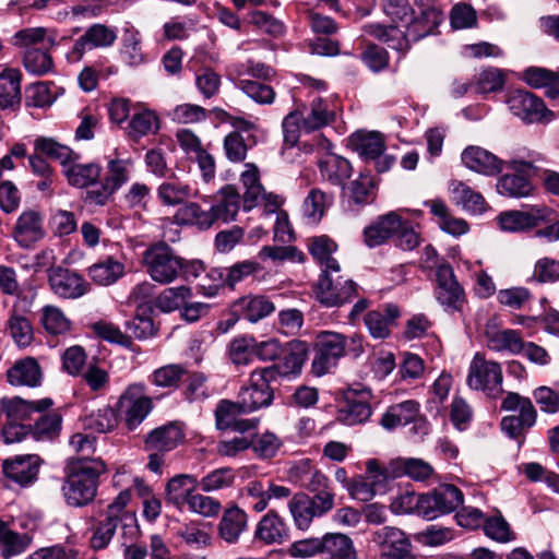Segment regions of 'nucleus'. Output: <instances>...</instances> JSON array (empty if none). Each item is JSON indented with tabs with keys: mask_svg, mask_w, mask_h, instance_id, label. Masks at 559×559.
I'll return each instance as SVG.
<instances>
[{
	"mask_svg": "<svg viewBox=\"0 0 559 559\" xmlns=\"http://www.w3.org/2000/svg\"><path fill=\"white\" fill-rule=\"evenodd\" d=\"M373 543L379 549L380 559H419L413 554L412 542L400 528L384 526L373 534Z\"/></svg>",
	"mask_w": 559,
	"mask_h": 559,
	"instance_id": "4468645a",
	"label": "nucleus"
},
{
	"mask_svg": "<svg viewBox=\"0 0 559 559\" xmlns=\"http://www.w3.org/2000/svg\"><path fill=\"white\" fill-rule=\"evenodd\" d=\"M187 374V370L177 364L163 366L152 372L150 382L158 388L177 389Z\"/></svg>",
	"mask_w": 559,
	"mask_h": 559,
	"instance_id": "4d7b16f0",
	"label": "nucleus"
},
{
	"mask_svg": "<svg viewBox=\"0 0 559 559\" xmlns=\"http://www.w3.org/2000/svg\"><path fill=\"white\" fill-rule=\"evenodd\" d=\"M272 381L274 380L269 378L262 368L251 372L249 385L241 388L237 396L242 412L249 414L272 404L274 399L270 386Z\"/></svg>",
	"mask_w": 559,
	"mask_h": 559,
	"instance_id": "ddd939ff",
	"label": "nucleus"
},
{
	"mask_svg": "<svg viewBox=\"0 0 559 559\" xmlns=\"http://www.w3.org/2000/svg\"><path fill=\"white\" fill-rule=\"evenodd\" d=\"M199 487L198 479L189 474H179L170 478L166 485V500L176 508H182Z\"/></svg>",
	"mask_w": 559,
	"mask_h": 559,
	"instance_id": "58836bf2",
	"label": "nucleus"
},
{
	"mask_svg": "<svg viewBox=\"0 0 559 559\" xmlns=\"http://www.w3.org/2000/svg\"><path fill=\"white\" fill-rule=\"evenodd\" d=\"M128 128L131 138L140 139L150 133H155L159 129V120L154 111L142 109L132 115Z\"/></svg>",
	"mask_w": 559,
	"mask_h": 559,
	"instance_id": "6e6d98bb",
	"label": "nucleus"
},
{
	"mask_svg": "<svg viewBox=\"0 0 559 559\" xmlns=\"http://www.w3.org/2000/svg\"><path fill=\"white\" fill-rule=\"evenodd\" d=\"M509 110L527 123L540 122L551 116L544 102L527 91H514L507 98Z\"/></svg>",
	"mask_w": 559,
	"mask_h": 559,
	"instance_id": "aec40b11",
	"label": "nucleus"
},
{
	"mask_svg": "<svg viewBox=\"0 0 559 559\" xmlns=\"http://www.w3.org/2000/svg\"><path fill=\"white\" fill-rule=\"evenodd\" d=\"M365 352L364 336L345 335L335 331H320L316 336L311 371L317 377L330 373L345 356L360 357Z\"/></svg>",
	"mask_w": 559,
	"mask_h": 559,
	"instance_id": "f257e3e1",
	"label": "nucleus"
},
{
	"mask_svg": "<svg viewBox=\"0 0 559 559\" xmlns=\"http://www.w3.org/2000/svg\"><path fill=\"white\" fill-rule=\"evenodd\" d=\"M463 503V493L454 485H440L433 490L421 493L419 516L426 520H435L456 510Z\"/></svg>",
	"mask_w": 559,
	"mask_h": 559,
	"instance_id": "9d476101",
	"label": "nucleus"
},
{
	"mask_svg": "<svg viewBox=\"0 0 559 559\" xmlns=\"http://www.w3.org/2000/svg\"><path fill=\"white\" fill-rule=\"evenodd\" d=\"M402 227V218L395 212H390L379 218L376 224L365 228V242L370 248L377 247L395 235Z\"/></svg>",
	"mask_w": 559,
	"mask_h": 559,
	"instance_id": "2f4dec72",
	"label": "nucleus"
},
{
	"mask_svg": "<svg viewBox=\"0 0 559 559\" xmlns=\"http://www.w3.org/2000/svg\"><path fill=\"white\" fill-rule=\"evenodd\" d=\"M21 73L5 68L0 72V108L15 109L21 104Z\"/></svg>",
	"mask_w": 559,
	"mask_h": 559,
	"instance_id": "e433bc0d",
	"label": "nucleus"
},
{
	"mask_svg": "<svg viewBox=\"0 0 559 559\" xmlns=\"http://www.w3.org/2000/svg\"><path fill=\"white\" fill-rule=\"evenodd\" d=\"M485 336L487 347L493 352L509 355H519L523 352L524 340L518 330H487Z\"/></svg>",
	"mask_w": 559,
	"mask_h": 559,
	"instance_id": "c85d7f7f",
	"label": "nucleus"
},
{
	"mask_svg": "<svg viewBox=\"0 0 559 559\" xmlns=\"http://www.w3.org/2000/svg\"><path fill=\"white\" fill-rule=\"evenodd\" d=\"M420 412V405L415 400H406L393 404L384 412L380 425L385 430H393L397 427L406 426L416 418Z\"/></svg>",
	"mask_w": 559,
	"mask_h": 559,
	"instance_id": "f704fd0d",
	"label": "nucleus"
},
{
	"mask_svg": "<svg viewBox=\"0 0 559 559\" xmlns=\"http://www.w3.org/2000/svg\"><path fill=\"white\" fill-rule=\"evenodd\" d=\"M353 150L365 162H373L378 173L388 171L395 163V158L384 154L385 139L378 131H357L350 135Z\"/></svg>",
	"mask_w": 559,
	"mask_h": 559,
	"instance_id": "1a4fd4ad",
	"label": "nucleus"
},
{
	"mask_svg": "<svg viewBox=\"0 0 559 559\" xmlns=\"http://www.w3.org/2000/svg\"><path fill=\"white\" fill-rule=\"evenodd\" d=\"M332 204V197L320 189H311L304 201V214L312 222H319Z\"/></svg>",
	"mask_w": 559,
	"mask_h": 559,
	"instance_id": "338daca9",
	"label": "nucleus"
},
{
	"mask_svg": "<svg viewBox=\"0 0 559 559\" xmlns=\"http://www.w3.org/2000/svg\"><path fill=\"white\" fill-rule=\"evenodd\" d=\"M106 469V464L100 459L71 460L62 488L67 503L76 508L90 504L96 497L99 476Z\"/></svg>",
	"mask_w": 559,
	"mask_h": 559,
	"instance_id": "7ed1b4c3",
	"label": "nucleus"
},
{
	"mask_svg": "<svg viewBox=\"0 0 559 559\" xmlns=\"http://www.w3.org/2000/svg\"><path fill=\"white\" fill-rule=\"evenodd\" d=\"M2 472L5 477L21 486H28L35 478V461L32 454L17 455L2 462Z\"/></svg>",
	"mask_w": 559,
	"mask_h": 559,
	"instance_id": "4c0bfd02",
	"label": "nucleus"
},
{
	"mask_svg": "<svg viewBox=\"0 0 559 559\" xmlns=\"http://www.w3.org/2000/svg\"><path fill=\"white\" fill-rule=\"evenodd\" d=\"M497 191L504 197L525 198L532 194L533 185L523 175H504L497 182Z\"/></svg>",
	"mask_w": 559,
	"mask_h": 559,
	"instance_id": "603ef678",
	"label": "nucleus"
},
{
	"mask_svg": "<svg viewBox=\"0 0 559 559\" xmlns=\"http://www.w3.org/2000/svg\"><path fill=\"white\" fill-rule=\"evenodd\" d=\"M185 438V425L170 421L151 430L144 439V447L146 451L167 453L183 443Z\"/></svg>",
	"mask_w": 559,
	"mask_h": 559,
	"instance_id": "4be33fe9",
	"label": "nucleus"
},
{
	"mask_svg": "<svg viewBox=\"0 0 559 559\" xmlns=\"http://www.w3.org/2000/svg\"><path fill=\"white\" fill-rule=\"evenodd\" d=\"M299 112L302 130L308 133L332 123L336 117L334 107L321 97H313L309 105Z\"/></svg>",
	"mask_w": 559,
	"mask_h": 559,
	"instance_id": "393cba45",
	"label": "nucleus"
},
{
	"mask_svg": "<svg viewBox=\"0 0 559 559\" xmlns=\"http://www.w3.org/2000/svg\"><path fill=\"white\" fill-rule=\"evenodd\" d=\"M274 310L275 305L273 301L261 295L241 297L231 306L233 314L251 323H255L266 318L274 312Z\"/></svg>",
	"mask_w": 559,
	"mask_h": 559,
	"instance_id": "a878e982",
	"label": "nucleus"
},
{
	"mask_svg": "<svg viewBox=\"0 0 559 559\" xmlns=\"http://www.w3.org/2000/svg\"><path fill=\"white\" fill-rule=\"evenodd\" d=\"M131 500V487L123 488L118 496L108 504L106 516L122 523V535H130L133 539L139 534V527L134 518L126 510Z\"/></svg>",
	"mask_w": 559,
	"mask_h": 559,
	"instance_id": "473e14b6",
	"label": "nucleus"
},
{
	"mask_svg": "<svg viewBox=\"0 0 559 559\" xmlns=\"http://www.w3.org/2000/svg\"><path fill=\"white\" fill-rule=\"evenodd\" d=\"M192 296L191 288L178 286L164 289L156 298V307L164 312H171L182 308L185 302Z\"/></svg>",
	"mask_w": 559,
	"mask_h": 559,
	"instance_id": "e2e57ef3",
	"label": "nucleus"
},
{
	"mask_svg": "<svg viewBox=\"0 0 559 559\" xmlns=\"http://www.w3.org/2000/svg\"><path fill=\"white\" fill-rule=\"evenodd\" d=\"M323 559H356L353 540L342 533H326L321 537Z\"/></svg>",
	"mask_w": 559,
	"mask_h": 559,
	"instance_id": "ea45409f",
	"label": "nucleus"
},
{
	"mask_svg": "<svg viewBox=\"0 0 559 559\" xmlns=\"http://www.w3.org/2000/svg\"><path fill=\"white\" fill-rule=\"evenodd\" d=\"M176 535L194 549L206 547L211 543V536L205 526L197 522L181 524L177 528Z\"/></svg>",
	"mask_w": 559,
	"mask_h": 559,
	"instance_id": "680f3d73",
	"label": "nucleus"
},
{
	"mask_svg": "<svg viewBox=\"0 0 559 559\" xmlns=\"http://www.w3.org/2000/svg\"><path fill=\"white\" fill-rule=\"evenodd\" d=\"M0 409L5 414L8 423H21L31 418L35 406L19 396L3 397L0 400Z\"/></svg>",
	"mask_w": 559,
	"mask_h": 559,
	"instance_id": "052dcab7",
	"label": "nucleus"
},
{
	"mask_svg": "<svg viewBox=\"0 0 559 559\" xmlns=\"http://www.w3.org/2000/svg\"><path fill=\"white\" fill-rule=\"evenodd\" d=\"M248 516L237 506L227 508L218 523V534L228 544L238 542L240 535L247 530Z\"/></svg>",
	"mask_w": 559,
	"mask_h": 559,
	"instance_id": "72a5a7b5",
	"label": "nucleus"
},
{
	"mask_svg": "<svg viewBox=\"0 0 559 559\" xmlns=\"http://www.w3.org/2000/svg\"><path fill=\"white\" fill-rule=\"evenodd\" d=\"M420 11L419 17L413 16V22L407 31H402L396 26L385 28L380 23H370L364 26V33L385 43L392 49L406 52L413 41L431 34L442 21V13L437 5Z\"/></svg>",
	"mask_w": 559,
	"mask_h": 559,
	"instance_id": "f03ea898",
	"label": "nucleus"
},
{
	"mask_svg": "<svg viewBox=\"0 0 559 559\" xmlns=\"http://www.w3.org/2000/svg\"><path fill=\"white\" fill-rule=\"evenodd\" d=\"M81 421L84 430L97 433L110 432L118 425L117 414L109 405H104L83 415Z\"/></svg>",
	"mask_w": 559,
	"mask_h": 559,
	"instance_id": "c03bdc74",
	"label": "nucleus"
},
{
	"mask_svg": "<svg viewBox=\"0 0 559 559\" xmlns=\"http://www.w3.org/2000/svg\"><path fill=\"white\" fill-rule=\"evenodd\" d=\"M309 346L306 342L294 340L287 343V349L272 366L262 368L274 381L281 377L298 376L307 360Z\"/></svg>",
	"mask_w": 559,
	"mask_h": 559,
	"instance_id": "a211bd4d",
	"label": "nucleus"
},
{
	"mask_svg": "<svg viewBox=\"0 0 559 559\" xmlns=\"http://www.w3.org/2000/svg\"><path fill=\"white\" fill-rule=\"evenodd\" d=\"M235 85L257 104L271 105L275 100L276 93L273 87L259 81L235 78Z\"/></svg>",
	"mask_w": 559,
	"mask_h": 559,
	"instance_id": "3c124183",
	"label": "nucleus"
},
{
	"mask_svg": "<svg viewBox=\"0 0 559 559\" xmlns=\"http://www.w3.org/2000/svg\"><path fill=\"white\" fill-rule=\"evenodd\" d=\"M502 369L499 362L487 360L480 353L474 355L466 380L471 389L480 390L488 396L496 397L502 392Z\"/></svg>",
	"mask_w": 559,
	"mask_h": 559,
	"instance_id": "6e6552de",
	"label": "nucleus"
},
{
	"mask_svg": "<svg viewBox=\"0 0 559 559\" xmlns=\"http://www.w3.org/2000/svg\"><path fill=\"white\" fill-rule=\"evenodd\" d=\"M124 274V264L112 257H107L91 265L87 270L88 277L99 286H109L116 283Z\"/></svg>",
	"mask_w": 559,
	"mask_h": 559,
	"instance_id": "37998d69",
	"label": "nucleus"
},
{
	"mask_svg": "<svg viewBox=\"0 0 559 559\" xmlns=\"http://www.w3.org/2000/svg\"><path fill=\"white\" fill-rule=\"evenodd\" d=\"M437 287L435 290L438 302L449 311L461 310L465 294L455 278L454 271L449 263H441L436 271Z\"/></svg>",
	"mask_w": 559,
	"mask_h": 559,
	"instance_id": "dca6fc26",
	"label": "nucleus"
},
{
	"mask_svg": "<svg viewBox=\"0 0 559 559\" xmlns=\"http://www.w3.org/2000/svg\"><path fill=\"white\" fill-rule=\"evenodd\" d=\"M37 75L45 74L52 69V58L49 53L57 44L58 35L53 29L37 27Z\"/></svg>",
	"mask_w": 559,
	"mask_h": 559,
	"instance_id": "49530a36",
	"label": "nucleus"
},
{
	"mask_svg": "<svg viewBox=\"0 0 559 559\" xmlns=\"http://www.w3.org/2000/svg\"><path fill=\"white\" fill-rule=\"evenodd\" d=\"M400 317L401 311L396 305L385 304L381 308L368 311L364 322L372 338L384 340L391 335L392 328Z\"/></svg>",
	"mask_w": 559,
	"mask_h": 559,
	"instance_id": "5701e85b",
	"label": "nucleus"
},
{
	"mask_svg": "<svg viewBox=\"0 0 559 559\" xmlns=\"http://www.w3.org/2000/svg\"><path fill=\"white\" fill-rule=\"evenodd\" d=\"M366 475L378 495L385 493L389 490L390 483L399 477V473L393 467V461L389 465H381L374 459L366 462Z\"/></svg>",
	"mask_w": 559,
	"mask_h": 559,
	"instance_id": "a18cd8bd",
	"label": "nucleus"
},
{
	"mask_svg": "<svg viewBox=\"0 0 559 559\" xmlns=\"http://www.w3.org/2000/svg\"><path fill=\"white\" fill-rule=\"evenodd\" d=\"M37 151L58 160L63 167V174L69 185L75 188H88L100 178L102 167L96 163L80 164V155L69 146L50 138H37Z\"/></svg>",
	"mask_w": 559,
	"mask_h": 559,
	"instance_id": "20e7f679",
	"label": "nucleus"
},
{
	"mask_svg": "<svg viewBox=\"0 0 559 559\" xmlns=\"http://www.w3.org/2000/svg\"><path fill=\"white\" fill-rule=\"evenodd\" d=\"M7 329L14 343L23 348L32 344L34 338V329L31 321L22 314L14 312L7 322Z\"/></svg>",
	"mask_w": 559,
	"mask_h": 559,
	"instance_id": "bf43d9fd",
	"label": "nucleus"
},
{
	"mask_svg": "<svg viewBox=\"0 0 559 559\" xmlns=\"http://www.w3.org/2000/svg\"><path fill=\"white\" fill-rule=\"evenodd\" d=\"M117 39L115 28L104 24H94L86 29L73 46V52L80 58L86 49L109 47Z\"/></svg>",
	"mask_w": 559,
	"mask_h": 559,
	"instance_id": "7c9ffc66",
	"label": "nucleus"
},
{
	"mask_svg": "<svg viewBox=\"0 0 559 559\" xmlns=\"http://www.w3.org/2000/svg\"><path fill=\"white\" fill-rule=\"evenodd\" d=\"M552 219V210L545 205H532L523 211L503 212L498 217L501 229L511 233L524 231Z\"/></svg>",
	"mask_w": 559,
	"mask_h": 559,
	"instance_id": "2eb2a0df",
	"label": "nucleus"
},
{
	"mask_svg": "<svg viewBox=\"0 0 559 559\" xmlns=\"http://www.w3.org/2000/svg\"><path fill=\"white\" fill-rule=\"evenodd\" d=\"M47 272L51 290L62 298L76 299L90 290V284L75 271L56 266Z\"/></svg>",
	"mask_w": 559,
	"mask_h": 559,
	"instance_id": "6ab92c4d",
	"label": "nucleus"
},
{
	"mask_svg": "<svg viewBox=\"0 0 559 559\" xmlns=\"http://www.w3.org/2000/svg\"><path fill=\"white\" fill-rule=\"evenodd\" d=\"M393 467L399 477L407 475L420 481L428 479L433 471L429 463L420 459H397L393 461Z\"/></svg>",
	"mask_w": 559,
	"mask_h": 559,
	"instance_id": "0e129e2a",
	"label": "nucleus"
},
{
	"mask_svg": "<svg viewBox=\"0 0 559 559\" xmlns=\"http://www.w3.org/2000/svg\"><path fill=\"white\" fill-rule=\"evenodd\" d=\"M240 182L243 188L242 209L249 212L257 207L265 195L264 188L260 182L259 169L254 164H246V170L240 175Z\"/></svg>",
	"mask_w": 559,
	"mask_h": 559,
	"instance_id": "c9c22d12",
	"label": "nucleus"
},
{
	"mask_svg": "<svg viewBox=\"0 0 559 559\" xmlns=\"http://www.w3.org/2000/svg\"><path fill=\"white\" fill-rule=\"evenodd\" d=\"M382 8L384 14L392 21L391 25H382L388 28L396 26L402 31H407L413 22L414 11L407 0H383Z\"/></svg>",
	"mask_w": 559,
	"mask_h": 559,
	"instance_id": "8fccbe9b",
	"label": "nucleus"
},
{
	"mask_svg": "<svg viewBox=\"0 0 559 559\" xmlns=\"http://www.w3.org/2000/svg\"><path fill=\"white\" fill-rule=\"evenodd\" d=\"M142 261L146 273L156 283L166 285L180 277L181 258L164 242L150 246L143 252Z\"/></svg>",
	"mask_w": 559,
	"mask_h": 559,
	"instance_id": "423d86ee",
	"label": "nucleus"
},
{
	"mask_svg": "<svg viewBox=\"0 0 559 559\" xmlns=\"http://www.w3.org/2000/svg\"><path fill=\"white\" fill-rule=\"evenodd\" d=\"M370 399L369 389L349 390L337 408V420L346 426L365 424L372 415Z\"/></svg>",
	"mask_w": 559,
	"mask_h": 559,
	"instance_id": "f3484780",
	"label": "nucleus"
},
{
	"mask_svg": "<svg viewBox=\"0 0 559 559\" xmlns=\"http://www.w3.org/2000/svg\"><path fill=\"white\" fill-rule=\"evenodd\" d=\"M133 173V162L130 158H111L107 162L103 180L115 192L124 186Z\"/></svg>",
	"mask_w": 559,
	"mask_h": 559,
	"instance_id": "09e8293b",
	"label": "nucleus"
},
{
	"mask_svg": "<svg viewBox=\"0 0 559 559\" xmlns=\"http://www.w3.org/2000/svg\"><path fill=\"white\" fill-rule=\"evenodd\" d=\"M450 192L452 201L471 214H483L488 209L485 198L463 181H451Z\"/></svg>",
	"mask_w": 559,
	"mask_h": 559,
	"instance_id": "c756f323",
	"label": "nucleus"
},
{
	"mask_svg": "<svg viewBox=\"0 0 559 559\" xmlns=\"http://www.w3.org/2000/svg\"><path fill=\"white\" fill-rule=\"evenodd\" d=\"M204 203H210L216 223L227 224L236 219L240 210L241 198L235 186L226 185L213 195L202 197Z\"/></svg>",
	"mask_w": 559,
	"mask_h": 559,
	"instance_id": "412c9836",
	"label": "nucleus"
},
{
	"mask_svg": "<svg viewBox=\"0 0 559 559\" xmlns=\"http://www.w3.org/2000/svg\"><path fill=\"white\" fill-rule=\"evenodd\" d=\"M308 248L313 259L319 262L322 272L338 273L341 267L335 258L332 257L336 251V243L328 236L313 237L309 240Z\"/></svg>",
	"mask_w": 559,
	"mask_h": 559,
	"instance_id": "a19ab883",
	"label": "nucleus"
},
{
	"mask_svg": "<svg viewBox=\"0 0 559 559\" xmlns=\"http://www.w3.org/2000/svg\"><path fill=\"white\" fill-rule=\"evenodd\" d=\"M507 412H519L518 415L506 416L501 420V430L511 439L522 444L525 433L536 424L537 412L528 397L509 392L501 402Z\"/></svg>",
	"mask_w": 559,
	"mask_h": 559,
	"instance_id": "39448f33",
	"label": "nucleus"
},
{
	"mask_svg": "<svg viewBox=\"0 0 559 559\" xmlns=\"http://www.w3.org/2000/svg\"><path fill=\"white\" fill-rule=\"evenodd\" d=\"M177 217L187 225L195 226L199 229H210L216 224L211 206L203 209L198 202H189L180 207Z\"/></svg>",
	"mask_w": 559,
	"mask_h": 559,
	"instance_id": "de8ad7c7",
	"label": "nucleus"
},
{
	"mask_svg": "<svg viewBox=\"0 0 559 559\" xmlns=\"http://www.w3.org/2000/svg\"><path fill=\"white\" fill-rule=\"evenodd\" d=\"M31 537L19 535L8 527V524L0 520V545L1 555L4 559L20 555L31 544Z\"/></svg>",
	"mask_w": 559,
	"mask_h": 559,
	"instance_id": "864d4df0",
	"label": "nucleus"
},
{
	"mask_svg": "<svg viewBox=\"0 0 559 559\" xmlns=\"http://www.w3.org/2000/svg\"><path fill=\"white\" fill-rule=\"evenodd\" d=\"M461 159L466 168L484 176H496L502 171L504 166L502 159L476 145L464 148Z\"/></svg>",
	"mask_w": 559,
	"mask_h": 559,
	"instance_id": "b1692460",
	"label": "nucleus"
},
{
	"mask_svg": "<svg viewBox=\"0 0 559 559\" xmlns=\"http://www.w3.org/2000/svg\"><path fill=\"white\" fill-rule=\"evenodd\" d=\"M8 382L13 386H35V358L19 359L7 371Z\"/></svg>",
	"mask_w": 559,
	"mask_h": 559,
	"instance_id": "5fc2aeb1",
	"label": "nucleus"
},
{
	"mask_svg": "<svg viewBox=\"0 0 559 559\" xmlns=\"http://www.w3.org/2000/svg\"><path fill=\"white\" fill-rule=\"evenodd\" d=\"M118 405L129 430L135 429L153 408L152 399L146 394V386L141 382L129 384L120 395Z\"/></svg>",
	"mask_w": 559,
	"mask_h": 559,
	"instance_id": "9b49d317",
	"label": "nucleus"
},
{
	"mask_svg": "<svg viewBox=\"0 0 559 559\" xmlns=\"http://www.w3.org/2000/svg\"><path fill=\"white\" fill-rule=\"evenodd\" d=\"M507 80L506 71L488 67L483 69L476 76L475 90L479 94L500 92Z\"/></svg>",
	"mask_w": 559,
	"mask_h": 559,
	"instance_id": "13d9d810",
	"label": "nucleus"
},
{
	"mask_svg": "<svg viewBox=\"0 0 559 559\" xmlns=\"http://www.w3.org/2000/svg\"><path fill=\"white\" fill-rule=\"evenodd\" d=\"M316 297L324 307H340L358 294V286L342 276L334 278L330 272L321 273L314 287Z\"/></svg>",
	"mask_w": 559,
	"mask_h": 559,
	"instance_id": "f8f14e48",
	"label": "nucleus"
},
{
	"mask_svg": "<svg viewBox=\"0 0 559 559\" xmlns=\"http://www.w3.org/2000/svg\"><path fill=\"white\" fill-rule=\"evenodd\" d=\"M13 45L23 56V64L29 73H35V29L25 28L13 37Z\"/></svg>",
	"mask_w": 559,
	"mask_h": 559,
	"instance_id": "69168bd1",
	"label": "nucleus"
},
{
	"mask_svg": "<svg viewBox=\"0 0 559 559\" xmlns=\"http://www.w3.org/2000/svg\"><path fill=\"white\" fill-rule=\"evenodd\" d=\"M235 473L229 467L214 469L198 481L199 488L204 492H212L229 488L235 481Z\"/></svg>",
	"mask_w": 559,
	"mask_h": 559,
	"instance_id": "774afa93",
	"label": "nucleus"
},
{
	"mask_svg": "<svg viewBox=\"0 0 559 559\" xmlns=\"http://www.w3.org/2000/svg\"><path fill=\"white\" fill-rule=\"evenodd\" d=\"M158 200L167 206H176L188 199L197 198L199 190L189 183L181 181L176 175H171L157 188Z\"/></svg>",
	"mask_w": 559,
	"mask_h": 559,
	"instance_id": "cd10ccee",
	"label": "nucleus"
},
{
	"mask_svg": "<svg viewBox=\"0 0 559 559\" xmlns=\"http://www.w3.org/2000/svg\"><path fill=\"white\" fill-rule=\"evenodd\" d=\"M289 538L284 520L274 511L261 518L254 530V539L265 545H281Z\"/></svg>",
	"mask_w": 559,
	"mask_h": 559,
	"instance_id": "bb28decb",
	"label": "nucleus"
},
{
	"mask_svg": "<svg viewBox=\"0 0 559 559\" xmlns=\"http://www.w3.org/2000/svg\"><path fill=\"white\" fill-rule=\"evenodd\" d=\"M321 177L334 186H343L352 175L350 163L338 155L329 154L319 162Z\"/></svg>",
	"mask_w": 559,
	"mask_h": 559,
	"instance_id": "79ce46f5",
	"label": "nucleus"
},
{
	"mask_svg": "<svg viewBox=\"0 0 559 559\" xmlns=\"http://www.w3.org/2000/svg\"><path fill=\"white\" fill-rule=\"evenodd\" d=\"M334 507V493L324 491L312 497L306 493L295 495L288 502L295 526L300 531L310 527L316 518H321Z\"/></svg>",
	"mask_w": 559,
	"mask_h": 559,
	"instance_id": "0eeeda50",
	"label": "nucleus"
}]
</instances>
